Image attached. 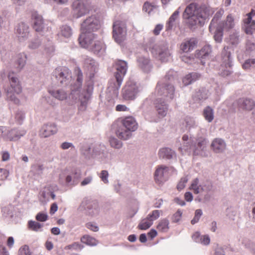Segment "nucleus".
<instances>
[{
	"mask_svg": "<svg viewBox=\"0 0 255 255\" xmlns=\"http://www.w3.org/2000/svg\"><path fill=\"white\" fill-rule=\"evenodd\" d=\"M210 14L209 8L205 5H199L191 3L186 6L183 13V18L190 28L202 25Z\"/></svg>",
	"mask_w": 255,
	"mask_h": 255,
	"instance_id": "nucleus-1",
	"label": "nucleus"
},
{
	"mask_svg": "<svg viewBox=\"0 0 255 255\" xmlns=\"http://www.w3.org/2000/svg\"><path fill=\"white\" fill-rule=\"evenodd\" d=\"M207 139L204 137L197 139L192 136L184 134L182 138V142L179 150L183 154H190L192 151L195 155L207 156Z\"/></svg>",
	"mask_w": 255,
	"mask_h": 255,
	"instance_id": "nucleus-2",
	"label": "nucleus"
},
{
	"mask_svg": "<svg viewBox=\"0 0 255 255\" xmlns=\"http://www.w3.org/2000/svg\"><path fill=\"white\" fill-rule=\"evenodd\" d=\"M177 73L173 70H169L164 78L159 81L155 89V94L164 98L167 101L173 100L175 97V88L172 82L177 77Z\"/></svg>",
	"mask_w": 255,
	"mask_h": 255,
	"instance_id": "nucleus-3",
	"label": "nucleus"
},
{
	"mask_svg": "<svg viewBox=\"0 0 255 255\" xmlns=\"http://www.w3.org/2000/svg\"><path fill=\"white\" fill-rule=\"evenodd\" d=\"M138 128V124L135 119L131 116L121 119L118 122L116 129L117 136L121 139L128 140L132 136V132Z\"/></svg>",
	"mask_w": 255,
	"mask_h": 255,
	"instance_id": "nucleus-4",
	"label": "nucleus"
},
{
	"mask_svg": "<svg viewBox=\"0 0 255 255\" xmlns=\"http://www.w3.org/2000/svg\"><path fill=\"white\" fill-rule=\"evenodd\" d=\"M97 39V35L96 34H90L88 36L83 35L79 37L78 40L82 47L100 56L105 53L106 47L102 41Z\"/></svg>",
	"mask_w": 255,
	"mask_h": 255,
	"instance_id": "nucleus-5",
	"label": "nucleus"
},
{
	"mask_svg": "<svg viewBox=\"0 0 255 255\" xmlns=\"http://www.w3.org/2000/svg\"><path fill=\"white\" fill-rule=\"evenodd\" d=\"M115 67L116 69L115 74L116 81L110 83L108 89L109 91L112 92L114 96H117L124 77L127 72L128 64L125 61L119 60L116 62Z\"/></svg>",
	"mask_w": 255,
	"mask_h": 255,
	"instance_id": "nucleus-6",
	"label": "nucleus"
},
{
	"mask_svg": "<svg viewBox=\"0 0 255 255\" xmlns=\"http://www.w3.org/2000/svg\"><path fill=\"white\" fill-rule=\"evenodd\" d=\"M76 73L77 75L76 83H75L71 88L70 96L74 101L76 102L78 100L80 101L81 104L79 106V110L84 111L86 108L87 101L89 99V96L80 94L79 90L82 85L83 74L81 70L79 68L76 70Z\"/></svg>",
	"mask_w": 255,
	"mask_h": 255,
	"instance_id": "nucleus-7",
	"label": "nucleus"
},
{
	"mask_svg": "<svg viewBox=\"0 0 255 255\" xmlns=\"http://www.w3.org/2000/svg\"><path fill=\"white\" fill-rule=\"evenodd\" d=\"M142 91L141 84L132 79H129L126 82L122 88V95L123 99L126 101L135 100Z\"/></svg>",
	"mask_w": 255,
	"mask_h": 255,
	"instance_id": "nucleus-8",
	"label": "nucleus"
},
{
	"mask_svg": "<svg viewBox=\"0 0 255 255\" xmlns=\"http://www.w3.org/2000/svg\"><path fill=\"white\" fill-rule=\"evenodd\" d=\"M100 27L101 21L98 15L93 14L89 16L81 23V34L79 37L95 34L94 32L100 29Z\"/></svg>",
	"mask_w": 255,
	"mask_h": 255,
	"instance_id": "nucleus-9",
	"label": "nucleus"
},
{
	"mask_svg": "<svg viewBox=\"0 0 255 255\" xmlns=\"http://www.w3.org/2000/svg\"><path fill=\"white\" fill-rule=\"evenodd\" d=\"M8 77L10 83V88L7 91V97L14 103L18 104L19 100L16 97L15 94H20L21 92V87L19 84L17 78L14 76L13 73H9Z\"/></svg>",
	"mask_w": 255,
	"mask_h": 255,
	"instance_id": "nucleus-10",
	"label": "nucleus"
},
{
	"mask_svg": "<svg viewBox=\"0 0 255 255\" xmlns=\"http://www.w3.org/2000/svg\"><path fill=\"white\" fill-rule=\"evenodd\" d=\"M229 47L228 46L224 47L221 53L222 64L220 68V74L223 76H227L230 75L232 71V58L231 52L229 51Z\"/></svg>",
	"mask_w": 255,
	"mask_h": 255,
	"instance_id": "nucleus-11",
	"label": "nucleus"
},
{
	"mask_svg": "<svg viewBox=\"0 0 255 255\" xmlns=\"http://www.w3.org/2000/svg\"><path fill=\"white\" fill-rule=\"evenodd\" d=\"M81 212L84 211L85 213L91 216H95L100 212V207L96 201H92L84 199L78 208Z\"/></svg>",
	"mask_w": 255,
	"mask_h": 255,
	"instance_id": "nucleus-12",
	"label": "nucleus"
},
{
	"mask_svg": "<svg viewBox=\"0 0 255 255\" xmlns=\"http://www.w3.org/2000/svg\"><path fill=\"white\" fill-rule=\"evenodd\" d=\"M151 52L155 57L162 62L167 61L171 55L166 43L156 44L151 49Z\"/></svg>",
	"mask_w": 255,
	"mask_h": 255,
	"instance_id": "nucleus-13",
	"label": "nucleus"
},
{
	"mask_svg": "<svg viewBox=\"0 0 255 255\" xmlns=\"http://www.w3.org/2000/svg\"><path fill=\"white\" fill-rule=\"evenodd\" d=\"M113 36L116 42L121 43L126 38L127 27L125 22L116 21L113 24Z\"/></svg>",
	"mask_w": 255,
	"mask_h": 255,
	"instance_id": "nucleus-14",
	"label": "nucleus"
},
{
	"mask_svg": "<svg viewBox=\"0 0 255 255\" xmlns=\"http://www.w3.org/2000/svg\"><path fill=\"white\" fill-rule=\"evenodd\" d=\"M90 11L87 3L84 0H76L72 4V13L74 17L80 18Z\"/></svg>",
	"mask_w": 255,
	"mask_h": 255,
	"instance_id": "nucleus-15",
	"label": "nucleus"
},
{
	"mask_svg": "<svg viewBox=\"0 0 255 255\" xmlns=\"http://www.w3.org/2000/svg\"><path fill=\"white\" fill-rule=\"evenodd\" d=\"M53 76L64 85H67L71 78V73L69 70L66 68H57L55 69L53 73Z\"/></svg>",
	"mask_w": 255,
	"mask_h": 255,
	"instance_id": "nucleus-16",
	"label": "nucleus"
},
{
	"mask_svg": "<svg viewBox=\"0 0 255 255\" xmlns=\"http://www.w3.org/2000/svg\"><path fill=\"white\" fill-rule=\"evenodd\" d=\"M33 29L37 32L43 33L47 28L44 20L40 14L36 11L32 14Z\"/></svg>",
	"mask_w": 255,
	"mask_h": 255,
	"instance_id": "nucleus-17",
	"label": "nucleus"
},
{
	"mask_svg": "<svg viewBox=\"0 0 255 255\" xmlns=\"http://www.w3.org/2000/svg\"><path fill=\"white\" fill-rule=\"evenodd\" d=\"M83 67L89 73L90 77H93L98 70V64L92 58L83 56Z\"/></svg>",
	"mask_w": 255,
	"mask_h": 255,
	"instance_id": "nucleus-18",
	"label": "nucleus"
},
{
	"mask_svg": "<svg viewBox=\"0 0 255 255\" xmlns=\"http://www.w3.org/2000/svg\"><path fill=\"white\" fill-rule=\"evenodd\" d=\"M168 167L165 165H160L157 167L154 172V180L158 184L163 183L166 180V174Z\"/></svg>",
	"mask_w": 255,
	"mask_h": 255,
	"instance_id": "nucleus-19",
	"label": "nucleus"
},
{
	"mask_svg": "<svg viewBox=\"0 0 255 255\" xmlns=\"http://www.w3.org/2000/svg\"><path fill=\"white\" fill-rule=\"evenodd\" d=\"M15 33L20 41L25 40L29 35V26L24 22L19 23L15 28Z\"/></svg>",
	"mask_w": 255,
	"mask_h": 255,
	"instance_id": "nucleus-20",
	"label": "nucleus"
},
{
	"mask_svg": "<svg viewBox=\"0 0 255 255\" xmlns=\"http://www.w3.org/2000/svg\"><path fill=\"white\" fill-rule=\"evenodd\" d=\"M211 148L215 153H223L226 150L227 144L223 139L216 138L211 142Z\"/></svg>",
	"mask_w": 255,
	"mask_h": 255,
	"instance_id": "nucleus-21",
	"label": "nucleus"
},
{
	"mask_svg": "<svg viewBox=\"0 0 255 255\" xmlns=\"http://www.w3.org/2000/svg\"><path fill=\"white\" fill-rule=\"evenodd\" d=\"M57 126L54 123L44 124L40 130V135L42 137H47L57 133Z\"/></svg>",
	"mask_w": 255,
	"mask_h": 255,
	"instance_id": "nucleus-22",
	"label": "nucleus"
},
{
	"mask_svg": "<svg viewBox=\"0 0 255 255\" xmlns=\"http://www.w3.org/2000/svg\"><path fill=\"white\" fill-rule=\"evenodd\" d=\"M138 66L144 72H149L151 69V65L150 60L147 56L143 55L137 57Z\"/></svg>",
	"mask_w": 255,
	"mask_h": 255,
	"instance_id": "nucleus-23",
	"label": "nucleus"
},
{
	"mask_svg": "<svg viewBox=\"0 0 255 255\" xmlns=\"http://www.w3.org/2000/svg\"><path fill=\"white\" fill-rule=\"evenodd\" d=\"M155 106L157 114L160 117L163 118L166 116L168 106L160 98H158L155 100Z\"/></svg>",
	"mask_w": 255,
	"mask_h": 255,
	"instance_id": "nucleus-24",
	"label": "nucleus"
},
{
	"mask_svg": "<svg viewBox=\"0 0 255 255\" xmlns=\"http://www.w3.org/2000/svg\"><path fill=\"white\" fill-rule=\"evenodd\" d=\"M238 105L243 110L251 111L255 107V102L252 99L242 98L238 100Z\"/></svg>",
	"mask_w": 255,
	"mask_h": 255,
	"instance_id": "nucleus-25",
	"label": "nucleus"
},
{
	"mask_svg": "<svg viewBox=\"0 0 255 255\" xmlns=\"http://www.w3.org/2000/svg\"><path fill=\"white\" fill-rule=\"evenodd\" d=\"M158 155L160 158L171 159L176 157V153L175 151L171 148L164 147L159 149Z\"/></svg>",
	"mask_w": 255,
	"mask_h": 255,
	"instance_id": "nucleus-26",
	"label": "nucleus"
},
{
	"mask_svg": "<svg viewBox=\"0 0 255 255\" xmlns=\"http://www.w3.org/2000/svg\"><path fill=\"white\" fill-rule=\"evenodd\" d=\"M180 9V7H179L177 10H176L169 17L165 26L166 31H169L171 30L173 28V27L175 25L176 21L179 18Z\"/></svg>",
	"mask_w": 255,
	"mask_h": 255,
	"instance_id": "nucleus-27",
	"label": "nucleus"
},
{
	"mask_svg": "<svg viewBox=\"0 0 255 255\" xmlns=\"http://www.w3.org/2000/svg\"><path fill=\"white\" fill-rule=\"evenodd\" d=\"M197 43V41L195 38H191L182 43L180 46L181 50L184 52H188L192 50Z\"/></svg>",
	"mask_w": 255,
	"mask_h": 255,
	"instance_id": "nucleus-28",
	"label": "nucleus"
},
{
	"mask_svg": "<svg viewBox=\"0 0 255 255\" xmlns=\"http://www.w3.org/2000/svg\"><path fill=\"white\" fill-rule=\"evenodd\" d=\"M247 17L244 19L246 24L245 32L248 34H252L255 30V21L252 20V16L247 14Z\"/></svg>",
	"mask_w": 255,
	"mask_h": 255,
	"instance_id": "nucleus-29",
	"label": "nucleus"
},
{
	"mask_svg": "<svg viewBox=\"0 0 255 255\" xmlns=\"http://www.w3.org/2000/svg\"><path fill=\"white\" fill-rule=\"evenodd\" d=\"M234 18L231 14H229L226 17L225 21L219 23L220 26H222L223 29L229 30L232 29L235 26Z\"/></svg>",
	"mask_w": 255,
	"mask_h": 255,
	"instance_id": "nucleus-30",
	"label": "nucleus"
},
{
	"mask_svg": "<svg viewBox=\"0 0 255 255\" xmlns=\"http://www.w3.org/2000/svg\"><path fill=\"white\" fill-rule=\"evenodd\" d=\"M8 132V133H6V135H8L10 134V135L13 137V139H6V140H9L10 141H15L18 140L21 136H23L26 133L25 130L24 129L13 128L9 130L7 128V132Z\"/></svg>",
	"mask_w": 255,
	"mask_h": 255,
	"instance_id": "nucleus-31",
	"label": "nucleus"
},
{
	"mask_svg": "<svg viewBox=\"0 0 255 255\" xmlns=\"http://www.w3.org/2000/svg\"><path fill=\"white\" fill-rule=\"evenodd\" d=\"M49 93L52 97L60 101L66 100L68 96V93L62 89L49 90Z\"/></svg>",
	"mask_w": 255,
	"mask_h": 255,
	"instance_id": "nucleus-32",
	"label": "nucleus"
},
{
	"mask_svg": "<svg viewBox=\"0 0 255 255\" xmlns=\"http://www.w3.org/2000/svg\"><path fill=\"white\" fill-rule=\"evenodd\" d=\"M80 151L86 158L90 159L92 157V149L89 144L86 142L80 143Z\"/></svg>",
	"mask_w": 255,
	"mask_h": 255,
	"instance_id": "nucleus-33",
	"label": "nucleus"
},
{
	"mask_svg": "<svg viewBox=\"0 0 255 255\" xmlns=\"http://www.w3.org/2000/svg\"><path fill=\"white\" fill-rule=\"evenodd\" d=\"M200 77V75L196 72L190 73L183 78L182 82L185 86H187L199 79Z\"/></svg>",
	"mask_w": 255,
	"mask_h": 255,
	"instance_id": "nucleus-34",
	"label": "nucleus"
},
{
	"mask_svg": "<svg viewBox=\"0 0 255 255\" xmlns=\"http://www.w3.org/2000/svg\"><path fill=\"white\" fill-rule=\"evenodd\" d=\"M16 60V68L19 70H21L26 64L27 55L25 53H20L17 55Z\"/></svg>",
	"mask_w": 255,
	"mask_h": 255,
	"instance_id": "nucleus-35",
	"label": "nucleus"
},
{
	"mask_svg": "<svg viewBox=\"0 0 255 255\" xmlns=\"http://www.w3.org/2000/svg\"><path fill=\"white\" fill-rule=\"evenodd\" d=\"M211 52L212 49L211 46L206 45L197 53L196 55L199 58L206 59L209 56Z\"/></svg>",
	"mask_w": 255,
	"mask_h": 255,
	"instance_id": "nucleus-36",
	"label": "nucleus"
},
{
	"mask_svg": "<svg viewBox=\"0 0 255 255\" xmlns=\"http://www.w3.org/2000/svg\"><path fill=\"white\" fill-rule=\"evenodd\" d=\"M159 232L166 233L169 229V221L167 218L160 220L156 226Z\"/></svg>",
	"mask_w": 255,
	"mask_h": 255,
	"instance_id": "nucleus-37",
	"label": "nucleus"
},
{
	"mask_svg": "<svg viewBox=\"0 0 255 255\" xmlns=\"http://www.w3.org/2000/svg\"><path fill=\"white\" fill-rule=\"evenodd\" d=\"M241 37L239 31H235L232 33L229 38V43L234 47H236L240 42Z\"/></svg>",
	"mask_w": 255,
	"mask_h": 255,
	"instance_id": "nucleus-38",
	"label": "nucleus"
},
{
	"mask_svg": "<svg viewBox=\"0 0 255 255\" xmlns=\"http://www.w3.org/2000/svg\"><path fill=\"white\" fill-rule=\"evenodd\" d=\"M182 124L185 127L186 130H190L197 126L194 119L189 116H186L184 118Z\"/></svg>",
	"mask_w": 255,
	"mask_h": 255,
	"instance_id": "nucleus-39",
	"label": "nucleus"
},
{
	"mask_svg": "<svg viewBox=\"0 0 255 255\" xmlns=\"http://www.w3.org/2000/svg\"><path fill=\"white\" fill-rule=\"evenodd\" d=\"M92 157L103 160L106 157L104 150L100 146L95 147L92 149Z\"/></svg>",
	"mask_w": 255,
	"mask_h": 255,
	"instance_id": "nucleus-40",
	"label": "nucleus"
},
{
	"mask_svg": "<svg viewBox=\"0 0 255 255\" xmlns=\"http://www.w3.org/2000/svg\"><path fill=\"white\" fill-rule=\"evenodd\" d=\"M81 241L82 243L91 246H96L98 243L97 240L89 235L83 236L81 239Z\"/></svg>",
	"mask_w": 255,
	"mask_h": 255,
	"instance_id": "nucleus-41",
	"label": "nucleus"
},
{
	"mask_svg": "<svg viewBox=\"0 0 255 255\" xmlns=\"http://www.w3.org/2000/svg\"><path fill=\"white\" fill-rule=\"evenodd\" d=\"M214 28L216 29L214 35V39L217 42L220 43L222 40L224 29L222 26H220L219 25L216 27L213 28L211 31Z\"/></svg>",
	"mask_w": 255,
	"mask_h": 255,
	"instance_id": "nucleus-42",
	"label": "nucleus"
},
{
	"mask_svg": "<svg viewBox=\"0 0 255 255\" xmlns=\"http://www.w3.org/2000/svg\"><path fill=\"white\" fill-rule=\"evenodd\" d=\"M223 13V11H219L216 12V13L215 14L209 25V28L210 31H211V30L213 28H214L219 25L218 21L220 19H221Z\"/></svg>",
	"mask_w": 255,
	"mask_h": 255,
	"instance_id": "nucleus-43",
	"label": "nucleus"
},
{
	"mask_svg": "<svg viewBox=\"0 0 255 255\" xmlns=\"http://www.w3.org/2000/svg\"><path fill=\"white\" fill-rule=\"evenodd\" d=\"M208 97V92L205 89H202L197 91L195 95L194 98L196 101H201L206 100Z\"/></svg>",
	"mask_w": 255,
	"mask_h": 255,
	"instance_id": "nucleus-44",
	"label": "nucleus"
},
{
	"mask_svg": "<svg viewBox=\"0 0 255 255\" xmlns=\"http://www.w3.org/2000/svg\"><path fill=\"white\" fill-rule=\"evenodd\" d=\"M203 116L208 122H211L214 119L213 110L210 107H207L203 111Z\"/></svg>",
	"mask_w": 255,
	"mask_h": 255,
	"instance_id": "nucleus-45",
	"label": "nucleus"
},
{
	"mask_svg": "<svg viewBox=\"0 0 255 255\" xmlns=\"http://www.w3.org/2000/svg\"><path fill=\"white\" fill-rule=\"evenodd\" d=\"M60 35L65 38L70 37L72 34L71 28L67 25H63L60 28Z\"/></svg>",
	"mask_w": 255,
	"mask_h": 255,
	"instance_id": "nucleus-46",
	"label": "nucleus"
},
{
	"mask_svg": "<svg viewBox=\"0 0 255 255\" xmlns=\"http://www.w3.org/2000/svg\"><path fill=\"white\" fill-rule=\"evenodd\" d=\"M153 224V222L147 216L145 219H142L138 225V228L140 230H146L148 229Z\"/></svg>",
	"mask_w": 255,
	"mask_h": 255,
	"instance_id": "nucleus-47",
	"label": "nucleus"
},
{
	"mask_svg": "<svg viewBox=\"0 0 255 255\" xmlns=\"http://www.w3.org/2000/svg\"><path fill=\"white\" fill-rule=\"evenodd\" d=\"M190 189L192 190L196 194L202 192L201 185H199V180L198 178H195L192 181Z\"/></svg>",
	"mask_w": 255,
	"mask_h": 255,
	"instance_id": "nucleus-48",
	"label": "nucleus"
},
{
	"mask_svg": "<svg viewBox=\"0 0 255 255\" xmlns=\"http://www.w3.org/2000/svg\"><path fill=\"white\" fill-rule=\"evenodd\" d=\"M109 142L111 147L116 149H120L123 146V142L115 137H110Z\"/></svg>",
	"mask_w": 255,
	"mask_h": 255,
	"instance_id": "nucleus-49",
	"label": "nucleus"
},
{
	"mask_svg": "<svg viewBox=\"0 0 255 255\" xmlns=\"http://www.w3.org/2000/svg\"><path fill=\"white\" fill-rule=\"evenodd\" d=\"M15 119L18 124H21L25 119V113L21 110H18L15 113Z\"/></svg>",
	"mask_w": 255,
	"mask_h": 255,
	"instance_id": "nucleus-50",
	"label": "nucleus"
},
{
	"mask_svg": "<svg viewBox=\"0 0 255 255\" xmlns=\"http://www.w3.org/2000/svg\"><path fill=\"white\" fill-rule=\"evenodd\" d=\"M156 9L157 6L156 5L152 4L148 2H145L143 6V10L149 14L152 13Z\"/></svg>",
	"mask_w": 255,
	"mask_h": 255,
	"instance_id": "nucleus-51",
	"label": "nucleus"
},
{
	"mask_svg": "<svg viewBox=\"0 0 255 255\" xmlns=\"http://www.w3.org/2000/svg\"><path fill=\"white\" fill-rule=\"evenodd\" d=\"M29 228L34 231L38 232L43 227V225L33 221H29L28 223Z\"/></svg>",
	"mask_w": 255,
	"mask_h": 255,
	"instance_id": "nucleus-52",
	"label": "nucleus"
},
{
	"mask_svg": "<svg viewBox=\"0 0 255 255\" xmlns=\"http://www.w3.org/2000/svg\"><path fill=\"white\" fill-rule=\"evenodd\" d=\"M41 42L40 39L36 38L31 40L28 44V48L31 49H36L41 45Z\"/></svg>",
	"mask_w": 255,
	"mask_h": 255,
	"instance_id": "nucleus-53",
	"label": "nucleus"
},
{
	"mask_svg": "<svg viewBox=\"0 0 255 255\" xmlns=\"http://www.w3.org/2000/svg\"><path fill=\"white\" fill-rule=\"evenodd\" d=\"M243 244L245 247L249 249L252 254L255 255V244L250 241H244Z\"/></svg>",
	"mask_w": 255,
	"mask_h": 255,
	"instance_id": "nucleus-54",
	"label": "nucleus"
},
{
	"mask_svg": "<svg viewBox=\"0 0 255 255\" xmlns=\"http://www.w3.org/2000/svg\"><path fill=\"white\" fill-rule=\"evenodd\" d=\"M109 172L107 170H103L101 171V173L99 174V177L101 179V180L106 184L109 183Z\"/></svg>",
	"mask_w": 255,
	"mask_h": 255,
	"instance_id": "nucleus-55",
	"label": "nucleus"
},
{
	"mask_svg": "<svg viewBox=\"0 0 255 255\" xmlns=\"http://www.w3.org/2000/svg\"><path fill=\"white\" fill-rule=\"evenodd\" d=\"M182 216V211L178 209L172 216L171 220L173 223H178L179 222Z\"/></svg>",
	"mask_w": 255,
	"mask_h": 255,
	"instance_id": "nucleus-56",
	"label": "nucleus"
},
{
	"mask_svg": "<svg viewBox=\"0 0 255 255\" xmlns=\"http://www.w3.org/2000/svg\"><path fill=\"white\" fill-rule=\"evenodd\" d=\"M203 215V212L201 209H197L195 212V216L193 219L191 220V223L194 225L198 223L199 221L200 217Z\"/></svg>",
	"mask_w": 255,
	"mask_h": 255,
	"instance_id": "nucleus-57",
	"label": "nucleus"
},
{
	"mask_svg": "<svg viewBox=\"0 0 255 255\" xmlns=\"http://www.w3.org/2000/svg\"><path fill=\"white\" fill-rule=\"evenodd\" d=\"M181 60L182 61L189 65H193L196 62H197V61L198 60L197 59L193 57H188L185 55L182 56Z\"/></svg>",
	"mask_w": 255,
	"mask_h": 255,
	"instance_id": "nucleus-58",
	"label": "nucleus"
},
{
	"mask_svg": "<svg viewBox=\"0 0 255 255\" xmlns=\"http://www.w3.org/2000/svg\"><path fill=\"white\" fill-rule=\"evenodd\" d=\"M7 132V128L5 127H0V137L4 139H13V137L9 134L8 135H6Z\"/></svg>",
	"mask_w": 255,
	"mask_h": 255,
	"instance_id": "nucleus-59",
	"label": "nucleus"
},
{
	"mask_svg": "<svg viewBox=\"0 0 255 255\" xmlns=\"http://www.w3.org/2000/svg\"><path fill=\"white\" fill-rule=\"evenodd\" d=\"M31 169L35 174L40 175L42 173L44 167L42 164H36L32 166Z\"/></svg>",
	"mask_w": 255,
	"mask_h": 255,
	"instance_id": "nucleus-60",
	"label": "nucleus"
},
{
	"mask_svg": "<svg viewBox=\"0 0 255 255\" xmlns=\"http://www.w3.org/2000/svg\"><path fill=\"white\" fill-rule=\"evenodd\" d=\"M161 212H162V211L160 210H153L148 215L147 217L153 222L160 217Z\"/></svg>",
	"mask_w": 255,
	"mask_h": 255,
	"instance_id": "nucleus-61",
	"label": "nucleus"
},
{
	"mask_svg": "<svg viewBox=\"0 0 255 255\" xmlns=\"http://www.w3.org/2000/svg\"><path fill=\"white\" fill-rule=\"evenodd\" d=\"M255 67V59H248L245 61V63L243 64V68L247 70L250 67Z\"/></svg>",
	"mask_w": 255,
	"mask_h": 255,
	"instance_id": "nucleus-62",
	"label": "nucleus"
},
{
	"mask_svg": "<svg viewBox=\"0 0 255 255\" xmlns=\"http://www.w3.org/2000/svg\"><path fill=\"white\" fill-rule=\"evenodd\" d=\"M255 50V42L251 40H247L246 43V50L252 52Z\"/></svg>",
	"mask_w": 255,
	"mask_h": 255,
	"instance_id": "nucleus-63",
	"label": "nucleus"
},
{
	"mask_svg": "<svg viewBox=\"0 0 255 255\" xmlns=\"http://www.w3.org/2000/svg\"><path fill=\"white\" fill-rule=\"evenodd\" d=\"M18 255H31L29 247L25 245L20 248L18 252Z\"/></svg>",
	"mask_w": 255,
	"mask_h": 255,
	"instance_id": "nucleus-64",
	"label": "nucleus"
}]
</instances>
